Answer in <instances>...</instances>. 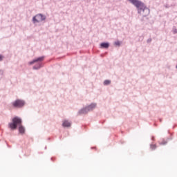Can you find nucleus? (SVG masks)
Listing matches in <instances>:
<instances>
[{"label": "nucleus", "mask_w": 177, "mask_h": 177, "mask_svg": "<svg viewBox=\"0 0 177 177\" xmlns=\"http://www.w3.org/2000/svg\"><path fill=\"white\" fill-rule=\"evenodd\" d=\"M131 3L134 5L136 8L138 9V13L140 15H142V16H144V17H146L147 15L150 13V10L145 6V3H143L142 1L139 0H128Z\"/></svg>", "instance_id": "nucleus-1"}, {"label": "nucleus", "mask_w": 177, "mask_h": 177, "mask_svg": "<svg viewBox=\"0 0 177 177\" xmlns=\"http://www.w3.org/2000/svg\"><path fill=\"white\" fill-rule=\"evenodd\" d=\"M17 125L20 127L21 125V119L19 117H15L12 118V122L8 124L9 128L12 129V131H15V129H17Z\"/></svg>", "instance_id": "nucleus-2"}, {"label": "nucleus", "mask_w": 177, "mask_h": 177, "mask_svg": "<svg viewBox=\"0 0 177 177\" xmlns=\"http://www.w3.org/2000/svg\"><path fill=\"white\" fill-rule=\"evenodd\" d=\"M12 106L17 109H20V107H23V106H24V101L21 100H17L12 102Z\"/></svg>", "instance_id": "nucleus-3"}, {"label": "nucleus", "mask_w": 177, "mask_h": 177, "mask_svg": "<svg viewBox=\"0 0 177 177\" xmlns=\"http://www.w3.org/2000/svg\"><path fill=\"white\" fill-rule=\"evenodd\" d=\"M95 108H96V104H91L88 106L86 107L84 109H82L80 111V113L84 114V113H86L87 111H92V110H93V109H95Z\"/></svg>", "instance_id": "nucleus-4"}, {"label": "nucleus", "mask_w": 177, "mask_h": 177, "mask_svg": "<svg viewBox=\"0 0 177 177\" xmlns=\"http://www.w3.org/2000/svg\"><path fill=\"white\" fill-rule=\"evenodd\" d=\"M43 20H45V17L41 14H39L33 17L34 23H39L41 21H43Z\"/></svg>", "instance_id": "nucleus-5"}, {"label": "nucleus", "mask_w": 177, "mask_h": 177, "mask_svg": "<svg viewBox=\"0 0 177 177\" xmlns=\"http://www.w3.org/2000/svg\"><path fill=\"white\" fill-rule=\"evenodd\" d=\"M62 127H71V123L68 120H64L62 123Z\"/></svg>", "instance_id": "nucleus-6"}, {"label": "nucleus", "mask_w": 177, "mask_h": 177, "mask_svg": "<svg viewBox=\"0 0 177 177\" xmlns=\"http://www.w3.org/2000/svg\"><path fill=\"white\" fill-rule=\"evenodd\" d=\"M44 60V57H40L32 62H30V64H34V63H36V62H42Z\"/></svg>", "instance_id": "nucleus-7"}, {"label": "nucleus", "mask_w": 177, "mask_h": 177, "mask_svg": "<svg viewBox=\"0 0 177 177\" xmlns=\"http://www.w3.org/2000/svg\"><path fill=\"white\" fill-rule=\"evenodd\" d=\"M19 127V133H24V132H26V129H24L23 125L21 124Z\"/></svg>", "instance_id": "nucleus-8"}, {"label": "nucleus", "mask_w": 177, "mask_h": 177, "mask_svg": "<svg viewBox=\"0 0 177 177\" xmlns=\"http://www.w3.org/2000/svg\"><path fill=\"white\" fill-rule=\"evenodd\" d=\"M101 48H104L105 49H107L109 48V46H110V45L109 44V43H102L100 44Z\"/></svg>", "instance_id": "nucleus-9"}, {"label": "nucleus", "mask_w": 177, "mask_h": 177, "mask_svg": "<svg viewBox=\"0 0 177 177\" xmlns=\"http://www.w3.org/2000/svg\"><path fill=\"white\" fill-rule=\"evenodd\" d=\"M111 82L110 80H105L104 82V85H110Z\"/></svg>", "instance_id": "nucleus-10"}, {"label": "nucleus", "mask_w": 177, "mask_h": 177, "mask_svg": "<svg viewBox=\"0 0 177 177\" xmlns=\"http://www.w3.org/2000/svg\"><path fill=\"white\" fill-rule=\"evenodd\" d=\"M156 148H157V146L156 145H151V150H156Z\"/></svg>", "instance_id": "nucleus-11"}, {"label": "nucleus", "mask_w": 177, "mask_h": 177, "mask_svg": "<svg viewBox=\"0 0 177 177\" xmlns=\"http://www.w3.org/2000/svg\"><path fill=\"white\" fill-rule=\"evenodd\" d=\"M3 60V56L0 55V62H2Z\"/></svg>", "instance_id": "nucleus-12"}, {"label": "nucleus", "mask_w": 177, "mask_h": 177, "mask_svg": "<svg viewBox=\"0 0 177 177\" xmlns=\"http://www.w3.org/2000/svg\"><path fill=\"white\" fill-rule=\"evenodd\" d=\"M40 67H41V66H39L38 68H37V67L34 66L33 68H34L35 70H37V68H40Z\"/></svg>", "instance_id": "nucleus-13"}, {"label": "nucleus", "mask_w": 177, "mask_h": 177, "mask_svg": "<svg viewBox=\"0 0 177 177\" xmlns=\"http://www.w3.org/2000/svg\"><path fill=\"white\" fill-rule=\"evenodd\" d=\"M115 45H120V42H116Z\"/></svg>", "instance_id": "nucleus-14"}]
</instances>
